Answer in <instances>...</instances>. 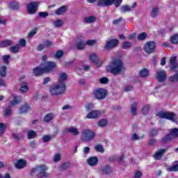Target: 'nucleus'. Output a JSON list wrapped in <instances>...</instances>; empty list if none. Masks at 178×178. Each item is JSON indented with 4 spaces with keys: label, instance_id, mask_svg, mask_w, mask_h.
<instances>
[{
    "label": "nucleus",
    "instance_id": "obj_62",
    "mask_svg": "<svg viewBox=\"0 0 178 178\" xmlns=\"http://www.w3.org/2000/svg\"><path fill=\"white\" fill-rule=\"evenodd\" d=\"M49 14L47 12H40L39 13V16L40 17H44V19H45V17H47Z\"/></svg>",
    "mask_w": 178,
    "mask_h": 178
},
{
    "label": "nucleus",
    "instance_id": "obj_27",
    "mask_svg": "<svg viewBox=\"0 0 178 178\" xmlns=\"http://www.w3.org/2000/svg\"><path fill=\"white\" fill-rule=\"evenodd\" d=\"M66 10H67V7L64 6L60 7L58 10H56V11L55 12V14L58 15H63V13H65Z\"/></svg>",
    "mask_w": 178,
    "mask_h": 178
},
{
    "label": "nucleus",
    "instance_id": "obj_55",
    "mask_svg": "<svg viewBox=\"0 0 178 178\" xmlns=\"http://www.w3.org/2000/svg\"><path fill=\"white\" fill-rule=\"evenodd\" d=\"M10 113H12V108L10 106H8L7 108H6L4 115L5 116L9 118V116H10Z\"/></svg>",
    "mask_w": 178,
    "mask_h": 178
},
{
    "label": "nucleus",
    "instance_id": "obj_17",
    "mask_svg": "<svg viewBox=\"0 0 178 178\" xmlns=\"http://www.w3.org/2000/svg\"><path fill=\"white\" fill-rule=\"evenodd\" d=\"M27 165V161L23 159H19L17 161V162L15 164V166L17 169H23L26 168Z\"/></svg>",
    "mask_w": 178,
    "mask_h": 178
},
{
    "label": "nucleus",
    "instance_id": "obj_28",
    "mask_svg": "<svg viewBox=\"0 0 178 178\" xmlns=\"http://www.w3.org/2000/svg\"><path fill=\"white\" fill-rule=\"evenodd\" d=\"M97 20V17L95 16L87 17L84 19L85 23H88V24H91V23H94Z\"/></svg>",
    "mask_w": 178,
    "mask_h": 178
},
{
    "label": "nucleus",
    "instance_id": "obj_40",
    "mask_svg": "<svg viewBox=\"0 0 178 178\" xmlns=\"http://www.w3.org/2000/svg\"><path fill=\"white\" fill-rule=\"evenodd\" d=\"M159 15V8H153L151 14L152 17H156V16H158Z\"/></svg>",
    "mask_w": 178,
    "mask_h": 178
},
{
    "label": "nucleus",
    "instance_id": "obj_21",
    "mask_svg": "<svg viewBox=\"0 0 178 178\" xmlns=\"http://www.w3.org/2000/svg\"><path fill=\"white\" fill-rule=\"evenodd\" d=\"M87 162L90 166H95L98 163V158L95 156L90 157Z\"/></svg>",
    "mask_w": 178,
    "mask_h": 178
},
{
    "label": "nucleus",
    "instance_id": "obj_25",
    "mask_svg": "<svg viewBox=\"0 0 178 178\" xmlns=\"http://www.w3.org/2000/svg\"><path fill=\"white\" fill-rule=\"evenodd\" d=\"M67 79V74H66V73L63 72L60 74V77H59V84H65V81H66V80Z\"/></svg>",
    "mask_w": 178,
    "mask_h": 178
},
{
    "label": "nucleus",
    "instance_id": "obj_32",
    "mask_svg": "<svg viewBox=\"0 0 178 178\" xmlns=\"http://www.w3.org/2000/svg\"><path fill=\"white\" fill-rule=\"evenodd\" d=\"M19 49H20V46L19 44H15L10 48V52L13 54H17V52H19Z\"/></svg>",
    "mask_w": 178,
    "mask_h": 178
},
{
    "label": "nucleus",
    "instance_id": "obj_23",
    "mask_svg": "<svg viewBox=\"0 0 178 178\" xmlns=\"http://www.w3.org/2000/svg\"><path fill=\"white\" fill-rule=\"evenodd\" d=\"M20 89L19 90L21 91V92H24V93H26L27 92H29V86H27V83L26 82H22L21 84H20Z\"/></svg>",
    "mask_w": 178,
    "mask_h": 178
},
{
    "label": "nucleus",
    "instance_id": "obj_13",
    "mask_svg": "<svg viewBox=\"0 0 178 178\" xmlns=\"http://www.w3.org/2000/svg\"><path fill=\"white\" fill-rule=\"evenodd\" d=\"M118 44H119L118 40L111 39L106 42L105 48H106V49H111V48H115V47H116V45H118Z\"/></svg>",
    "mask_w": 178,
    "mask_h": 178
},
{
    "label": "nucleus",
    "instance_id": "obj_15",
    "mask_svg": "<svg viewBox=\"0 0 178 178\" xmlns=\"http://www.w3.org/2000/svg\"><path fill=\"white\" fill-rule=\"evenodd\" d=\"M63 133H70L71 134H73V136H79V134H80L79 129L74 127L65 128Z\"/></svg>",
    "mask_w": 178,
    "mask_h": 178
},
{
    "label": "nucleus",
    "instance_id": "obj_12",
    "mask_svg": "<svg viewBox=\"0 0 178 178\" xmlns=\"http://www.w3.org/2000/svg\"><path fill=\"white\" fill-rule=\"evenodd\" d=\"M89 59L90 62H92L95 63V65H97L98 67L102 65V61L99 60L98 59V56L94 53L89 56Z\"/></svg>",
    "mask_w": 178,
    "mask_h": 178
},
{
    "label": "nucleus",
    "instance_id": "obj_30",
    "mask_svg": "<svg viewBox=\"0 0 178 178\" xmlns=\"http://www.w3.org/2000/svg\"><path fill=\"white\" fill-rule=\"evenodd\" d=\"M173 138H172V136H170V134H167L165 135L164 137L161 139V142L163 144H166V143H169V141H170L171 140H172Z\"/></svg>",
    "mask_w": 178,
    "mask_h": 178
},
{
    "label": "nucleus",
    "instance_id": "obj_60",
    "mask_svg": "<svg viewBox=\"0 0 178 178\" xmlns=\"http://www.w3.org/2000/svg\"><path fill=\"white\" fill-rule=\"evenodd\" d=\"M143 176V173L140 171H136L134 173V178H141Z\"/></svg>",
    "mask_w": 178,
    "mask_h": 178
},
{
    "label": "nucleus",
    "instance_id": "obj_6",
    "mask_svg": "<svg viewBox=\"0 0 178 178\" xmlns=\"http://www.w3.org/2000/svg\"><path fill=\"white\" fill-rule=\"evenodd\" d=\"M95 137V133L91 129H85L82 131V140L83 141H91Z\"/></svg>",
    "mask_w": 178,
    "mask_h": 178
},
{
    "label": "nucleus",
    "instance_id": "obj_33",
    "mask_svg": "<svg viewBox=\"0 0 178 178\" xmlns=\"http://www.w3.org/2000/svg\"><path fill=\"white\" fill-rule=\"evenodd\" d=\"M131 7L129 6H122L120 8L121 13H126V12H130Z\"/></svg>",
    "mask_w": 178,
    "mask_h": 178
},
{
    "label": "nucleus",
    "instance_id": "obj_7",
    "mask_svg": "<svg viewBox=\"0 0 178 178\" xmlns=\"http://www.w3.org/2000/svg\"><path fill=\"white\" fill-rule=\"evenodd\" d=\"M107 94L108 92L106 91V90L103 88H99L93 91V95L95 97L97 98V99H105V98H106Z\"/></svg>",
    "mask_w": 178,
    "mask_h": 178
},
{
    "label": "nucleus",
    "instance_id": "obj_19",
    "mask_svg": "<svg viewBox=\"0 0 178 178\" xmlns=\"http://www.w3.org/2000/svg\"><path fill=\"white\" fill-rule=\"evenodd\" d=\"M177 57L173 56L170 60V64L171 65L172 70L175 71L177 69V63L176 62Z\"/></svg>",
    "mask_w": 178,
    "mask_h": 178
},
{
    "label": "nucleus",
    "instance_id": "obj_20",
    "mask_svg": "<svg viewBox=\"0 0 178 178\" xmlns=\"http://www.w3.org/2000/svg\"><path fill=\"white\" fill-rule=\"evenodd\" d=\"M166 152V149H160L154 154V158L158 161L163 156V154Z\"/></svg>",
    "mask_w": 178,
    "mask_h": 178
},
{
    "label": "nucleus",
    "instance_id": "obj_36",
    "mask_svg": "<svg viewBox=\"0 0 178 178\" xmlns=\"http://www.w3.org/2000/svg\"><path fill=\"white\" fill-rule=\"evenodd\" d=\"M102 171L103 172V173L108 175V173L111 172V167H109L108 165H104L102 167Z\"/></svg>",
    "mask_w": 178,
    "mask_h": 178
},
{
    "label": "nucleus",
    "instance_id": "obj_63",
    "mask_svg": "<svg viewBox=\"0 0 178 178\" xmlns=\"http://www.w3.org/2000/svg\"><path fill=\"white\" fill-rule=\"evenodd\" d=\"M86 109H87L88 111H91V109H92V104L91 103H87L86 106H85Z\"/></svg>",
    "mask_w": 178,
    "mask_h": 178
},
{
    "label": "nucleus",
    "instance_id": "obj_53",
    "mask_svg": "<svg viewBox=\"0 0 178 178\" xmlns=\"http://www.w3.org/2000/svg\"><path fill=\"white\" fill-rule=\"evenodd\" d=\"M97 44V40H89L86 41V44L88 45L89 47H92Z\"/></svg>",
    "mask_w": 178,
    "mask_h": 178
},
{
    "label": "nucleus",
    "instance_id": "obj_61",
    "mask_svg": "<svg viewBox=\"0 0 178 178\" xmlns=\"http://www.w3.org/2000/svg\"><path fill=\"white\" fill-rule=\"evenodd\" d=\"M10 58V55L3 56V62L6 63V65H8V63H9Z\"/></svg>",
    "mask_w": 178,
    "mask_h": 178
},
{
    "label": "nucleus",
    "instance_id": "obj_39",
    "mask_svg": "<svg viewBox=\"0 0 178 178\" xmlns=\"http://www.w3.org/2000/svg\"><path fill=\"white\" fill-rule=\"evenodd\" d=\"M131 113L134 116H136L137 112V103H134L131 107Z\"/></svg>",
    "mask_w": 178,
    "mask_h": 178
},
{
    "label": "nucleus",
    "instance_id": "obj_38",
    "mask_svg": "<svg viewBox=\"0 0 178 178\" xmlns=\"http://www.w3.org/2000/svg\"><path fill=\"white\" fill-rule=\"evenodd\" d=\"M139 76L140 77H147V76H148V70L145 68L140 70L139 72Z\"/></svg>",
    "mask_w": 178,
    "mask_h": 178
},
{
    "label": "nucleus",
    "instance_id": "obj_50",
    "mask_svg": "<svg viewBox=\"0 0 178 178\" xmlns=\"http://www.w3.org/2000/svg\"><path fill=\"white\" fill-rule=\"evenodd\" d=\"M149 111V105L144 106V107L142 108L143 115H147Z\"/></svg>",
    "mask_w": 178,
    "mask_h": 178
},
{
    "label": "nucleus",
    "instance_id": "obj_52",
    "mask_svg": "<svg viewBox=\"0 0 178 178\" xmlns=\"http://www.w3.org/2000/svg\"><path fill=\"white\" fill-rule=\"evenodd\" d=\"M106 124H108V121L106 120H101L99 122H98V126L99 127H104V126Z\"/></svg>",
    "mask_w": 178,
    "mask_h": 178
},
{
    "label": "nucleus",
    "instance_id": "obj_54",
    "mask_svg": "<svg viewBox=\"0 0 178 178\" xmlns=\"http://www.w3.org/2000/svg\"><path fill=\"white\" fill-rule=\"evenodd\" d=\"M131 47V42H124L122 43V49H127V48H130Z\"/></svg>",
    "mask_w": 178,
    "mask_h": 178
},
{
    "label": "nucleus",
    "instance_id": "obj_8",
    "mask_svg": "<svg viewBox=\"0 0 178 178\" xmlns=\"http://www.w3.org/2000/svg\"><path fill=\"white\" fill-rule=\"evenodd\" d=\"M43 65V70L47 73H52V72H54V69L56 66V64L54 61H47L44 63Z\"/></svg>",
    "mask_w": 178,
    "mask_h": 178
},
{
    "label": "nucleus",
    "instance_id": "obj_1",
    "mask_svg": "<svg viewBox=\"0 0 178 178\" xmlns=\"http://www.w3.org/2000/svg\"><path fill=\"white\" fill-rule=\"evenodd\" d=\"M107 72L111 73V74H119L122 73V71L124 70V65L123 61L119 58L113 59L112 61L107 66Z\"/></svg>",
    "mask_w": 178,
    "mask_h": 178
},
{
    "label": "nucleus",
    "instance_id": "obj_45",
    "mask_svg": "<svg viewBox=\"0 0 178 178\" xmlns=\"http://www.w3.org/2000/svg\"><path fill=\"white\" fill-rule=\"evenodd\" d=\"M63 54H64L63 51L58 50L54 55V58L59 59V58H62V56H63Z\"/></svg>",
    "mask_w": 178,
    "mask_h": 178
},
{
    "label": "nucleus",
    "instance_id": "obj_22",
    "mask_svg": "<svg viewBox=\"0 0 178 178\" xmlns=\"http://www.w3.org/2000/svg\"><path fill=\"white\" fill-rule=\"evenodd\" d=\"M44 73H45L44 68L38 67L33 69V74H35V76H41L42 74H44Z\"/></svg>",
    "mask_w": 178,
    "mask_h": 178
},
{
    "label": "nucleus",
    "instance_id": "obj_4",
    "mask_svg": "<svg viewBox=\"0 0 178 178\" xmlns=\"http://www.w3.org/2000/svg\"><path fill=\"white\" fill-rule=\"evenodd\" d=\"M123 0H99L97 2L98 6H111L114 5L115 8H119L122 5Z\"/></svg>",
    "mask_w": 178,
    "mask_h": 178
},
{
    "label": "nucleus",
    "instance_id": "obj_16",
    "mask_svg": "<svg viewBox=\"0 0 178 178\" xmlns=\"http://www.w3.org/2000/svg\"><path fill=\"white\" fill-rule=\"evenodd\" d=\"M11 98H13V100L10 101V105H13V106L17 105V104H19V102L23 101V97H22V96L13 95Z\"/></svg>",
    "mask_w": 178,
    "mask_h": 178
},
{
    "label": "nucleus",
    "instance_id": "obj_59",
    "mask_svg": "<svg viewBox=\"0 0 178 178\" xmlns=\"http://www.w3.org/2000/svg\"><path fill=\"white\" fill-rule=\"evenodd\" d=\"M42 138H43V143H48L49 141L51 140V137L49 135H44L43 136Z\"/></svg>",
    "mask_w": 178,
    "mask_h": 178
},
{
    "label": "nucleus",
    "instance_id": "obj_9",
    "mask_svg": "<svg viewBox=\"0 0 178 178\" xmlns=\"http://www.w3.org/2000/svg\"><path fill=\"white\" fill-rule=\"evenodd\" d=\"M143 49L147 54H152L155 51V42H148L145 44Z\"/></svg>",
    "mask_w": 178,
    "mask_h": 178
},
{
    "label": "nucleus",
    "instance_id": "obj_58",
    "mask_svg": "<svg viewBox=\"0 0 178 178\" xmlns=\"http://www.w3.org/2000/svg\"><path fill=\"white\" fill-rule=\"evenodd\" d=\"M109 81V79H108L106 77H103L99 79L100 84H108Z\"/></svg>",
    "mask_w": 178,
    "mask_h": 178
},
{
    "label": "nucleus",
    "instance_id": "obj_26",
    "mask_svg": "<svg viewBox=\"0 0 178 178\" xmlns=\"http://www.w3.org/2000/svg\"><path fill=\"white\" fill-rule=\"evenodd\" d=\"M170 136L172 138H177L178 137V128H174L170 129Z\"/></svg>",
    "mask_w": 178,
    "mask_h": 178
},
{
    "label": "nucleus",
    "instance_id": "obj_37",
    "mask_svg": "<svg viewBox=\"0 0 178 178\" xmlns=\"http://www.w3.org/2000/svg\"><path fill=\"white\" fill-rule=\"evenodd\" d=\"M6 65H3L0 68V76H1V77H5V76H6Z\"/></svg>",
    "mask_w": 178,
    "mask_h": 178
},
{
    "label": "nucleus",
    "instance_id": "obj_64",
    "mask_svg": "<svg viewBox=\"0 0 178 178\" xmlns=\"http://www.w3.org/2000/svg\"><path fill=\"white\" fill-rule=\"evenodd\" d=\"M19 45L21 47H26V40L24 39H20L19 40Z\"/></svg>",
    "mask_w": 178,
    "mask_h": 178
},
{
    "label": "nucleus",
    "instance_id": "obj_10",
    "mask_svg": "<svg viewBox=\"0 0 178 178\" xmlns=\"http://www.w3.org/2000/svg\"><path fill=\"white\" fill-rule=\"evenodd\" d=\"M38 6V3L37 2L30 3L27 6V10L29 15H33L37 12V8Z\"/></svg>",
    "mask_w": 178,
    "mask_h": 178
},
{
    "label": "nucleus",
    "instance_id": "obj_51",
    "mask_svg": "<svg viewBox=\"0 0 178 178\" xmlns=\"http://www.w3.org/2000/svg\"><path fill=\"white\" fill-rule=\"evenodd\" d=\"M159 131L157 129L154 128L150 131L149 136L150 137H155V136H158Z\"/></svg>",
    "mask_w": 178,
    "mask_h": 178
},
{
    "label": "nucleus",
    "instance_id": "obj_43",
    "mask_svg": "<svg viewBox=\"0 0 178 178\" xmlns=\"http://www.w3.org/2000/svg\"><path fill=\"white\" fill-rule=\"evenodd\" d=\"M60 159H62V156L59 153L56 154L53 157L54 162H59Z\"/></svg>",
    "mask_w": 178,
    "mask_h": 178
},
{
    "label": "nucleus",
    "instance_id": "obj_2",
    "mask_svg": "<svg viewBox=\"0 0 178 178\" xmlns=\"http://www.w3.org/2000/svg\"><path fill=\"white\" fill-rule=\"evenodd\" d=\"M48 168L47 166L42 165L40 166L35 167L31 170V176H37V177H49V174L47 172Z\"/></svg>",
    "mask_w": 178,
    "mask_h": 178
},
{
    "label": "nucleus",
    "instance_id": "obj_3",
    "mask_svg": "<svg viewBox=\"0 0 178 178\" xmlns=\"http://www.w3.org/2000/svg\"><path fill=\"white\" fill-rule=\"evenodd\" d=\"M66 91V85L65 83H55L50 86L49 92L51 95H62Z\"/></svg>",
    "mask_w": 178,
    "mask_h": 178
},
{
    "label": "nucleus",
    "instance_id": "obj_46",
    "mask_svg": "<svg viewBox=\"0 0 178 178\" xmlns=\"http://www.w3.org/2000/svg\"><path fill=\"white\" fill-rule=\"evenodd\" d=\"M70 167V163L65 162V163L61 164L60 170H65V169H67Z\"/></svg>",
    "mask_w": 178,
    "mask_h": 178
},
{
    "label": "nucleus",
    "instance_id": "obj_57",
    "mask_svg": "<svg viewBox=\"0 0 178 178\" xmlns=\"http://www.w3.org/2000/svg\"><path fill=\"white\" fill-rule=\"evenodd\" d=\"M37 33V29H34L31 32H29L28 35V38H33L34 37V35Z\"/></svg>",
    "mask_w": 178,
    "mask_h": 178
},
{
    "label": "nucleus",
    "instance_id": "obj_47",
    "mask_svg": "<svg viewBox=\"0 0 178 178\" xmlns=\"http://www.w3.org/2000/svg\"><path fill=\"white\" fill-rule=\"evenodd\" d=\"M5 129H6V124L5 123H0V136L5 133Z\"/></svg>",
    "mask_w": 178,
    "mask_h": 178
},
{
    "label": "nucleus",
    "instance_id": "obj_24",
    "mask_svg": "<svg viewBox=\"0 0 178 178\" xmlns=\"http://www.w3.org/2000/svg\"><path fill=\"white\" fill-rule=\"evenodd\" d=\"M13 42L10 40H6L0 42V48H5L6 47H9V45H12Z\"/></svg>",
    "mask_w": 178,
    "mask_h": 178
},
{
    "label": "nucleus",
    "instance_id": "obj_11",
    "mask_svg": "<svg viewBox=\"0 0 178 178\" xmlns=\"http://www.w3.org/2000/svg\"><path fill=\"white\" fill-rule=\"evenodd\" d=\"M102 113L98 110H93L87 114V119H97V118L101 117Z\"/></svg>",
    "mask_w": 178,
    "mask_h": 178
},
{
    "label": "nucleus",
    "instance_id": "obj_18",
    "mask_svg": "<svg viewBox=\"0 0 178 178\" xmlns=\"http://www.w3.org/2000/svg\"><path fill=\"white\" fill-rule=\"evenodd\" d=\"M86 40L81 37L80 40L76 42L77 49H84L86 48Z\"/></svg>",
    "mask_w": 178,
    "mask_h": 178
},
{
    "label": "nucleus",
    "instance_id": "obj_41",
    "mask_svg": "<svg viewBox=\"0 0 178 178\" xmlns=\"http://www.w3.org/2000/svg\"><path fill=\"white\" fill-rule=\"evenodd\" d=\"M37 132L34 131H28V138L29 140H31V138H34V137H36Z\"/></svg>",
    "mask_w": 178,
    "mask_h": 178
},
{
    "label": "nucleus",
    "instance_id": "obj_31",
    "mask_svg": "<svg viewBox=\"0 0 178 178\" xmlns=\"http://www.w3.org/2000/svg\"><path fill=\"white\" fill-rule=\"evenodd\" d=\"M54 119V113H48L44 118V122L48 123V122H51Z\"/></svg>",
    "mask_w": 178,
    "mask_h": 178
},
{
    "label": "nucleus",
    "instance_id": "obj_29",
    "mask_svg": "<svg viewBox=\"0 0 178 178\" xmlns=\"http://www.w3.org/2000/svg\"><path fill=\"white\" fill-rule=\"evenodd\" d=\"M8 6L13 10H16L19 9V3L15 1H11L10 3H9Z\"/></svg>",
    "mask_w": 178,
    "mask_h": 178
},
{
    "label": "nucleus",
    "instance_id": "obj_49",
    "mask_svg": "<svg viewBox=\"0 0 178 178\" xmlns=\"http://www.w3.org/2000/svg\"><path fill=\"white\" fill-rule=\"evenodd\" d=\"M63 24V21L62 19H57L54 22V25L55 27H60Z\"/></svg>",
    "mask_w": 178,
    "mask_h": 178
},
{
    "label": "nucleus",
    "instance_id": "obj_14",
    "mask_svg": "<svg viewBox=\"0 0 178 178\" xmlns=\"http://www.w3.org/2000/svg\"><path fill=\"white\" fill-rule=\"evenodd\" d=\"M156 77L158 81H160V83H163V81H165L166 80V73L163 70H159L156 72Z\"/></svg>",
    "mask_w": 178,
    "mask_h": 178
},
{
    "label": "nucleus",
    "instance_id": "obj_44",
    "mask_svg": "<svg viewBox=\"0 0 178 178\" xmlns=\"http://www.w3.org/2000/svg\"><path fill=\"white\" fill-rule=\"evenodd\" d=\"M170 41L172 44H178V35L175 34L170 38Z\"/></svg>",
    "mask_w": 178,
    "mask_h": 178
},
{
    "label": "nucleus",
    "instance_id": "obj_35",
    "mask_svg": "<svg viewBox=\"0 0 178 178\" xmlns=\"http://www.w3.org/2000/svg\"><path fill=\"white\" fill-rule=\"evenodd\" d=\"M167 172H178V164L166 168Z\"/></svg>",
    "mask_w": 178,
    "mask_h": 178
},
{
    "label": "nucleus",
    "instance_id": "obj_48",
    "mask_svg": "<svg viewBox=\"0 0 178 178\" xmlns=\"http://www.w3.org/2000/svg\"><path fill=\"white\" fill-rule=\"evenodd\" d=\"M95 151H97V152H101V154H103L104 152V147L102 146V145H97L95 147Z\"/></svg>",
    "mask_w": 178,
    "mask_h": 178
},
{
    "label": "nucleus",
    "instance_id": "obj_34",
    "mask_svg": "<svg viewBox=\"0 0 178 178\" xmlns=\"http://www.w3.org/2000/svg\"><path fill=\"white\" fill-rule=\"evenodd\" d=\"M29 109H30V106H29V104H25L19 108V111L21 113H26V112H28Z\"/></svg>",
    "mask_w": 178,
    "mask_h": 178
},
{
    "label": "nucleus",
    "instance_id": "obj_5",
    "mask_svg": "<svg viewBox=\"0 0 178 178\" xmlns=\"http://www.w3.org/2000/svg\"><path fill=\"white\" fill-rule=\"evenodd\" d=\"M156 116L161 119H168V120H171V122H176L177 120V117H176L175 113L165 111H159L156 114Z\"/></svg>",
    "mask_w": 178,
    "mask_h": 178
},
{
    "label": "nucleus",
    "instance_id": "obj_56",
    "mask_svg": "<svg viewBox=\"0 0 178 178\" xmlns=\"http://www.w3.org/2000/svg\"><path fill=\"white\" fill-rule=\"evenodd\" d=\"M124 158V155H122L121 157H119L118 156H113V161H118V162H122V161H123Z\"/></svg>",
    "mask_w": 178,
    "mask_h": 178
},
{
    "label": "nucleus",
    "instance_id": "obj_42",
    "mask_svg": "<svg viewBox=\"0 0 178 178\" xmlns=\"http://www.w3.org/2000/svg\"><path fill=\"white\" fill-rule=\"evenodd\" d=\"M145 38H147V33L145 32L141 33L138 35V41H144Z\"/></svg>",
    "mask_w": 178,
    "mask_h": 178
}]
</instances>
